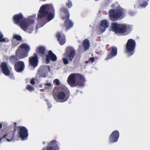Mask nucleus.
<instances>
[{
    "mask_svg": "<svg viewBox=\"0 0 150 150\" xmlns=\"http://www.w3.org/2000/svg\"><path fill=\"white\" fill-rule=\"evenodd\" d=\"M35 16H29L24 18L21 13L14 15L13 16L14 23L19 26L24 31L31 33L33 30Z\"/></svg>",
    "mask_w": 150,
    "mask_h": 150,
    "instance_id": "nucleus-1",
    "label": "nucleus"
},
{
    "mask_svg": "<svg viewBox=\"0 0 150 150\" xmlns=\"http://www.w3.org/2000/svg\"><path fill=\"white\" fill-rule=\"evenodd\" d=\"M30 50V47L28 44H22L16 50L15 55H12L9 57V61L12 63H15L19 60L28 57Z\"/></svg>",
    "mask_w": 150,
    "mask_h": 150,
    "instance_id": "nucleus-2",
    "label": "nucleus"
},
{
    "mask_svg": "<svg viewBox=\"0 0 150 150\" xmlns=\"http://www.w3.org/2000/svg\"><path fill=\"white\" fill-rule=\"evenodd\" d=\"M54 16V10L53 6L51 4L42 5L40 8L38 14L39 19H44L47 22L53 19Z\"/></svg>",
    "mask_w": 150,
    "mask_h": 150,
    "instance_id": "nucleus-3",
    "label": "nucleus"
},
{
    "mask_svg": "<svg viewBox=\"0 0 150 150\" xmlns=\"http://www.w3.org/2000/svg\"><path fill=\"white\" fill-rule=\"evenodd\" d=\"M111 30L115 33L118 34H124L125 35L129 33L132 28L129 25L125 24H118L115 22L112 23L110 27Z\"/></svg>",
    "mask_w": 150,
    "mask_h": 150,
    "instance_id": "nucleus-4",
    "label": "nucleus"
},
{
    "mask_svg": "<svg viewBox=\"0 0 150 150\" xmlns=\"http://www.w3.org/2000/svg\"><path fill=\"white\" fill-rule=\"evenodd\" d=\"M76 55L75 50L71 47H68L66 49L65 53L64 54L66 58L63 59L64 64H67L69 63V60L70 61H72Z\"/></svg>",
    "mask_w": 150,
    "mask_h": 150,
    "instance_id": "nucleus-5",
    "label": "nucleus"
},
{
    "mask_svg": "<svg viewBox=\"0 0 150 150\" xmlns=\"http://www.w3.org/2000/svg\"><path fill=\"white\" fill-rule=\"evenodd\" d=\"M136 46V43L134 40L132 39L128 40L125 47V52L128 56L130 57L134 54Z\"/></svg>",
    "mask_w": 150,
    "mask_h": 150,
    "instance_id": "nucleus-6",
    "label": "nucleus"
},
{
    "mask_svg": "<svg viewBox=\"0 0 150 150\" xmlns=\"http://www.w3.org/2000/svg\"><path fill=\"white\" fill-rule=\"evenodd\" d=\"M124 11L122 10L111 9L109 11L110 18L112 21H116L124 15Z\"/></svg>",
    "mask_w": 150,
    "mask_h": 150,
    "instance_id": "nucleus-7",
    "label": "nucleus"
},
{
    "mask_svg": "<svg viewBox=\"0 0 150 150\" xmlns=\"http://www.w3.org/2000/svg\"><path fill=\"white\" fill-rule=\"evenodd\" d=\"M17 131L18 132L20 138L22 140H25L27 139L28 133V130L25 127L23 126H18Z\"/></svg>",
    "mask_w": 150,
    "mask_h": 150,
    "instance_id": "nucleus-8",
    "label": "nucleus"
},
{
    "mask_svg": "<svg viewBox=\"0 0 150 150\" xmlns=\"http://www.w3.org/2000/svg\"><path fill=\"white\" fill-rule=\"evenodd\" d=\"M68 88L63 85L55 86L53 90V94H69Z\"/></svg>",
    "mask_w": 150,
    "mask_h": 150,
    "instance_id": "nucleus-9",
    "label": "nucleus"
},
{
    "mask_svg": "<svg viewBox=\"0 0 150 150\" xmlns=\"http://www.w3.org/2000/svg\"><path fill=\"white\" fill-rule=\"evenodd\" d=\"M2 72L6 76H10L11 77H14L13 74H11L10 70L8 68V64L6 62H3L0 64Z\"/></svg>",
    "mask_w": 150,
    "mask_h": 150,
    "instance_id": "nucleus-10",
    "label": "nucleus"
},
{
    "mask_svg": "<svg viewBox=\"0 0 150 150\" xmlns=\"http://www.w3.org/2000/svg\"><path fill=\"white\" fill-rule=\"evenodd\" d=\"M38 57L37 54L34 53L33 56L29 58V65L31 67L35 68L38 65Z\"/></svg>",
    "mask_w": 150,
    "mask_h": 150,
    "instance_id": "nucleus-11",
    "label": "nucleus"
},
{
    "mask_svg": "<svg viewBox=\"0 0 150 150\" xmlns=\"http://www.w3.org/2000/svg\"><path fill=\"white\" fill-rule=\"evenodd\" d=\"M59 147L57 142L55 140L51 141L46 147H44L42 150H59Z\"/></svg>",
    "mask_w": 150,
    "mask_h": 150,
    "instance_id": "nucleus-12",
    "label": "nucleus"
},
{
    "mask_svg": "<svg viewBox=\"0 0 150 150\" xmlns=\"http://www.w3.org/2000/svg\"><path fill=\"white\" fill-rule=\"evenodd\" d=\"M76 79L75 86H79L80 87H83L85 85V83L86 80L84 76L80 74H77Z\"/></svg>",
    "mask_w": 150,
    "mask_h": 150,
    "instance_id": "nucleus-13",
    "label": "nucleus"
},
{
    "mask_svg": "<svg viewBox=\"0 0 150 150\" xmlns=\"http://www.w3.org/2000/svg\"><path fill=\"white\" fill-rule=\"evenodd\" d=\"M25 68V64L22 61H18L14 64V69L17 72L20 73L22 72L24 70Z\"/></svg>",
    "mask_w": 150,
    "mask_h": 150,
    "instance_id": "nucleus-14",
    "label": "nucleus"
},
{
    "mask_svg": "<svg viewBox=\"0 0 150 150\" xmlns=\"http://www.w3.org/2000/svg\"><path fill=\"white\" fill-rule=\"evenodd\" d=\"M68 94H53V96L56 101L63 102L66 101L68 99Z\"/></svg>",
    "mask_w": 150,
    "mask_h": 150,
    "instance_id": "nucleus-15",
    "label": "nucleus"
},
{
    "mask_svg": "<svg viewBox=\"0 0 150 150\" xmlns=\"http://www.w3.org/2000/svg\"><path fill=\"white\" fill-rule=\"evenodd\" d=\"M119 137V133L117 130L113 131L109 137L110 143H114L117 142Z\"/></svg>",
    "mask_w": 150,
    "mask_h": 150,
    "instance_id": "nucleus-16",
    "label": "nucleus"
},
{
    "mask_svg": "<svg viewBox=\"0 0 150 150\" xmlns=\"http://www.w3.org/2000/svg\"><path fill=\"white\" fill-rule=\"evenodd\" d=\"M46 61L47 64H48L50 62V60L52 61H55L57 60V57L56 55L51 50L49 51L48 54L46 55Z\"/></svg>",
    "mask_w": 150,
    "mask_h": 150,
    "instance_id": "nucleus-17",
    "label": "nucleus"
},
{
    "mask_svg": "<svg viewBox=\"0 0 150 150\" xmlns=\"http://www.w3.org/2000/svg\"><path fill=\"white\" fill-rule=\"evenodd\" d=\"M110 49H111V50L110 52L108 53V55L105 58L106 60H108L115 56L117 54V48L116 47L112 46L110 47Z\"/></svg>",
    "mask_w": 150,
    "mask_h": 150,
    "instance_id": "nucleus-18",
    "label": "nucleus"
},
{
    "mask_svg": "<svg viewBox=\"0 0 150 150\" xmlns=\"http://www.w3.org/2000/svg\"><path fill=\"white\" fill-rule=\"evenodd\" d=\"M77 73L71 74L69 76L67 82L71 86H76V75Z\"/></svg>",
    "mask_w": 150,
    "mask_h": 150,
    "instance_id": "nucleus-19",
    "label": "nucleus"
},
{
    "mask_svg": "<svg viewBox=\"0 0 150 150\" xmlns=\"http://www.w3.org/2000/svg\"><path fill=\"white\" fill-rule=\"evenodd\" d=\"M61 14L63 15L62 17L63 19L69 18L70 14L68 10L65 7H62L60 9Z\"/></svg>",
    "mask_w": 150,
    "mask_h": 150,
    "instance_id": "nucleus-20",
    "label": "nucleus"
},
{
    "mask_svg": "<svg viewBox=\"0 0 150 150\" xmlns=\"http://www.w3.org/2000/svg\"><path fill=\"white\" fill-rule=\"evenodd\" d=\"M109 26V23L106 20H103L101 21L99 26L100 30L102 32H104L106 29Z\"/></svg>",
    "mask_w": 150,
    "mask_h": 150,
    "instance_id": "nucleus-21",
    "label": "nucleus"
},
{
    "mask_svg": "<svg viewBox=\"0 0 150 150\" xmlns=\"http://www.w3.org/2000/svg\"><path fill=\"white\" fill-rule=\"evenodd\" d=\"M47 70V68L46 66L42 65L38 69V73L41 77H45L46 75V72Z\"/></svg>",
    "mask_w": 150,
    "mask_h": 150,
    "instance_id": "nucleus-22",
    "label": "nucleus"
},
{
    "mask_svg": "<svg viewBox=\"0 0 150 150\" xmlns=\"http://www.w3.org/2000/svg\"><path fill=\"white\" fill-rule=\"evenodd\" d=\"M56 37L59 44L61 45H62L65 43V37L64 34H61L59 32H58L57 34Z\"/></svg>",
    "mask_w": 150,
    "mask_h": 150,
    "instance_id": "nucleus-23",
    "label": "nucleus"
},
{
    "mask_svg": "<svg viewBox=\"0 0 150 150\" xmlns=\"http://www.w3.org/2000/svg\"><path fill=\"white\" fill-rule=\"evenodd\" d=\"M15 132L13 131H10L7 134L4 135L3 138L5 139L6 138L8 142H10L13 139Z\"/></svg>",
    "mask_w": 150,
    "mask_h": 150,
    "instance_id": "nucleus-24",
    "label": "nucleus"
},
{
    "mask_svg": "<svg viewBox=\"0 0 150 150\" xmlns=\"http://www.w3.org/2000/svg\"><path fill=\"white\" fill-rule=\"evenodd\" d=\"M36 51L40 57H43L45 54L46 49L45 47L40 46L36 48Z\"/></svg>",
    "mask_w": 150,
    "mask_h": 150,
    "instance_id": "nucleus-25",
    "label": "nucleus"
},
{
    "mask_svg": "<svg viewBox=\"0 0 150 150\" xmlns=\"http://www.w3.org/2000/svg\"><path fill=\"white\" fill-rule=\"evenodd\" d=\"M64 25L66 27V30H68L72 28L73 25V23L69 18L65 19Z\"/></svg>",
    "mask_w": 150,
    "mask_h": 150,
    "instance_id": "nucleus-26",
    "label": "nucleus"
},
{
    "mask_svg": "<svg viewBox=\"0 0 150 150\" xmlns=\"http://www.w3.org/2000/svg\"><path fill=\"white\" fill-rule=\"evenodd\" d=\"M83 48L85 51L87 50L90 47V42L89 40L86 39L83 42Z\"/></svg>",
    "mask_w": 150,
    "mask_h": 150,
    "instance_id": "nucleus-27",
    "label": "nucleus"
},
{
    "mask_svg": "<svg viewBox=\"0 0 150 150\" xmlns=\"http://www.w3.org/2000/svg\"><path fill=\"white\" fill-rule=\"evenodd\" d=\"M148 1V0H139V6L141 7H145L147 5Z\"/></svg>",
    "mask_w": 150,
    "mask_h": 150,
    "instance_id": "nucleus-28",
    "label": "nucleus"
},
{
    "mask_svg": "<svg viewBox=\"0 0 150 150\" xmlns=\"http://www.w3.org/2000/svg\"><path fill=\"white\" fill-rule=\"evenodd\" d=\"M13 38L15 39L17 41H21L22 40V38L19 35H15L13 36Z\"/></svg>",
    "mask_w": 150,
    "mask_h": 150,
    "instance_id": "nucleus-29",
    "label": "nucleus"
},
{
    "mask_svg": "<svg viewBox=\"0 0 150 150\" xmlns=\"http://www.w3.org/2000/svg\"><path fill=\"white\" fill-rule=\"evenodd\" d=\"M11 42L12 45V46L13 47L18 45L20 42H18V41L15 40H11Z\"/></svg>",
    "mask_w": 150,
    "mask_h": 150,
    "instance_id": "nucleus-30",
    "label": "nucleus"
},
{
    "mask_svg": "<svg viewBox=\"0 0 150 150\" xmlns=\"http://www.w3.org/2000/svg\"><path fill=\"white\" fill-rule=\"evenodd\" d=\"M66 6L69 8L71 7L72 4V2L71 0H68V2L66 3Z\"/></svg>",
    "mask_w": 150,
    "mask_h": 150,
    "instance_id": "nucleus-31",
    "label": "nucleus"
},
{
    "mask_svg": "<svg viewBox=\"0 0 150 150\" xmlns=\"http://www.w3.org/2000/svg\"><path fill=\"white\" fill-rule=\"evenodd\" d=\"M27 90L30 91H31L34 90V88L33 87L30 85H28L26 87Z\"/></svg>",
    "mask_w": 150,
    "mask_h": 150,
    "instance_id": "nucleus-32",
    "label": "nucleus"
},
{
    "mask_svg": "<svg viewBox=\"0 0 150 150\" xmlns=\"http://www.w3.org/2000/svg\"><path fill=\"white\" fill-rule=\"evenodd\" d=\"M53 83L54 84H55L57 86H59L60 84V82L58 79H55L53 81Z\"/></svg>",
    "mask_w": 150,
    "mask_h": 150,
    "instance_id": "nucleus-33",
    "label": "nucleus"
},
{
    "mask_svg": "<svg viewBox=\"0 0 150 150\" xmlns=\"http://www.w3.org/2000/svg\"><path fill=\"white\" fill-rule=\"evenodd\" d=\"M3 35L1 33H0V42H4L5 41V39L3 38Z\"/></svg>",
    "mask_w": 150,
    "mask_h": 150,
    "instance_id": "nucleus-34",
    "label": "nucleus"
},
{
    "mask_svg": "<svg viewBox=\"0 0 150 150\" xmlns=\"http://www.w3.org/2000/svg\"><path fill=\"white\" fill-rule=\"evenodd\" d=\"M18 127V126H17H17L16 123V122H14V127H13V129H14V130L13 131H14V132H16V131L17 130Z\"/></svg>",
    "mask_w": 150,
    "mask_h": 150,
    "instance_id": "nucleus-35",
    "label": "nucleus"
},
{
    "mask_svg": "<svg viewBox=\"0 0 150 150\" xmlns=\"http://www.w3.org/2000/svg\"><path fill=\"white\" fill-rule=\"evenodd\" d=\"M94 60H95V58L94 57H91L89 59V60L88 61H86V63H87L89 61H91V62H94Z\"/></svg>",
    "mask_w": 150,
    "mask_h": 150,
    "instance_id": "nucleus-36",
    "label": "nucleus"
},
{
    "mask_svg": "<svg viewBox=\"0 0 150 150\" xmlns=\"http://www.w3.org/2000/svg\"><path fill=\"white\" fill-rule=\"evenodd\" d=\"M45 101H46L47 102V106L48 107V108H51L52 106L51 104L49 102H48V100H47L45 99Z\"/></svg>",
    "mask_w": 150,
    "mask_h": 150,
    "instance_id": "nucleus-37",
    "label": "nucleus"
},
{
    "mask_svg": "<svg viewBox=\"0 0 150 150\" xmlns=\"http://www.w3.org/2000/svg\"><path fill=\"white\" fill-rule=\"evenodd\" d=\"M45 88L46 87V86H47L49 87H50L52 86V84L51 83H47L45 84Z\"/></svg>",
    "mask_w": 150,
    "mask_h": 150,
    "instance_id": "nucleus-38",
    "label": "nucleus"
},
{
    "mask_svg": "<svg viewBox=\"0 0 150 150\" xmlns=\"http://www.w3.org/2000/svg\"><path fill=\"white\" fill-rule=\"evenodd\" d=\"M30 83L32 85L34 84L35 83V79L34 78H33L31 80Z\"/></svg>",
    "mask_w": 150,
    "mask_h": 150,
    "instance_id": "nucleus-39",
    "label": "nucleus"
},
{
    "mask_svg": "<svg viewBox=\"0 0 150 150\" xmlns=\"http://www.w3.org/2000/svg\"><path fill=\"white\" fill-rule=\"evenodd\" d=\"M129 14L131 16H132L133 15V13H132V12H129Z\"/></svg>",
    "mask_w": 150,
    "mask_h": 150,
    "instance_id": "nucleus-40",
    "label": "nucleus"
},
{
    "mask_svg": "<svg viewBox=\"0 0 150 150\" xmlns=\"http://www.w3.org/2000/svg\"><path fill=\"white\" fill-rule=\"evenodd\" d=\"M42 143L43 144H45V141H43L42 142Z\"/></svg>",
    "mask_w": 150,
    "mask_h": 150,
    "instance_id": "nucleus-41",
    "label": "nucleus"
},
{
    "mask_svg": "<svg viewBox=\"0 0 150 150\" xmlns=\"http://www.w3.org/2000/svg\"><path fill=\"white\" fill-rule=\"evenodd\" d=\"M4 138H3V137H2L1 138H0V141H1L2 139Z\"/></svg>",
    "mask_w": 150,
    "mask_h": 150,
    "instance_id": "nucleus-42",
    "label": "nucleus"
},
{
    "mask_svg": "<svg viewBox=\"0 0 150 150\" xmlns=\"http://www.w3.org/2000/svg\"><path fill=\"white\" fill-rule=\"evenodd\" d=\"M42 0V1H46V0Z\"/></svg>",
    "mask_w": 150,
    "mask_h": 150,
    "instance_id": "nucleus-43",
    "label": "nucleus"
},
{
    "mask_svg": "<svg viewBox=\"0 0 150 150\" xmlns=\"http://www.w3.org/2000/svg\"><path fill=\"white\" fill-rule=\"evenodd\" d=\"M0 33H1V32H0Z\"/></svg>",
    "mask_w": 150,
    "mask_h": 150,
    "instance_id": "nucleus-44",
    "label": "nucleus"
}]
</instances>
